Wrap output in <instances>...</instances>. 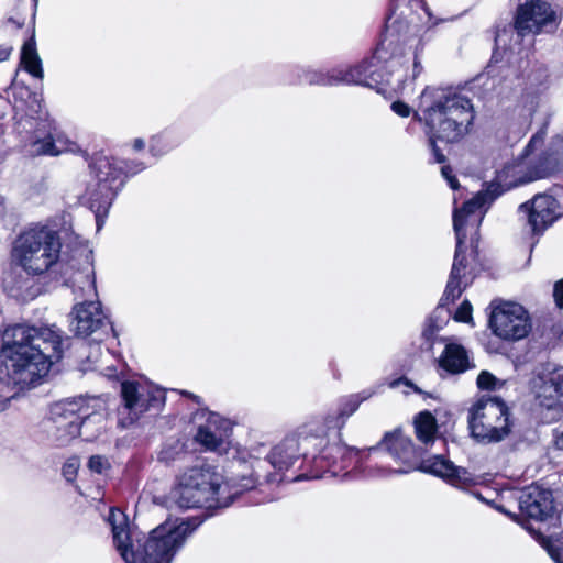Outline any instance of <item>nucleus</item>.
I'll list each match as a JSON object with an SVG mask.
<instances>
[{
	"instance_id": "obj_1",
	"label": "nucleus",
	"mask_w": 563,
	"mask_h": 563,
	"mask_svg": "<svg viewBox=\"0 0 563 563\" xmlns=\"http://www.w3.org/2000/svg\"><path fill=\"white\" fill-rule=\"evenodd\" d=\"M545 135L547 128L543 126L531 136L522 154L511 163L506 164L497 173L495 181L489 183L475 197L465 201L460 209H454L453 228L456 236V247L453 276L457 274L464 260L462 245L470 240L471 249H477L479 227L490 205L505 191L514 187L553 175L555 162L542 158L539 151L544 145Z\"/></svg>"
},
{
	"instance_id": "obj_2",
	"label": "nucleus",
	"mask_w": 563,
	"mask_h": 563,
	"mask_svg": "<svg viewBox=\"0 0 563 563\" xmlns=\"http://www.w3.org/2000/svg\"><path fill=\"white\" fill-rule=\"evenodd\" d=\"M0 351V380L21 389L34 386L63 356V336L55 325L9 327Z\"/></svg>"
},
{
	"instance_id": "obj_3",
	"label": "nucleus",
	"mask_w": 563,
	"mask_h": 563,
	"mask_svg": "<svg viewBox=\"0 0 563 563\" xmlns=\"http://www.w3.org/2000/svg\"><path fill=\"white\" fill-rule=\"evenodd\" d=\"M241 471L223 483L220 474L209 466H192L178 477L172 495L181 508H223L230 506L244 490L256 487L261 477L260 470L265 461L252 459L250 462L238 460Z\"/></svg>"
},
{
	"instance_id": "obj_4",
	"label": "nucleus",
	"mask_w": 563,
	"mask_h": 563,
	"mask_svg": "<svg viewBox=\"0 0 563 563\" xmlns=\"http://www.w3.org/2000/svg\"><path fill=\"white\" fill-rule=\"evenodd\" d=\"M62 241L56 229L47 224L36 223L25 228L15 238L12 245V258L27 273L41 275L54 266H59L64 284L69 287L85 289L95 296L96 279L88 255L80 266L75 260L59 263Z\"/></svg>"
},
{
	"instance_id": "obj_5",
	"label": "nucleus",
	"mask_w": 563,
	"mask_h": 563,
	"mask_svg": "<svg viewBox=\"0 0 563 563\" xmlns=\"http://www.w3.org/2000/svg\"><path fill=\"white\" fill-rule=\"evenodd\" d=\"M361 451L340 442L330 444L329 437L321 426H311L297 437H287L275 445L267 456L277 472L292 467L298 461L310 465L314 471L311 478H320L325 473L338 476L355 459L358 462Z\"/></svg>"
},
{
	"instance_id": "obj_6",
	"label": "nucleus",
	"mask_w": 563,
	"mask_h": 563,
	"mask_svg": "<svg viewBox=\"0 0 563 563\" xmlns=\"http://www.w3.org/2000/svg\"><path fill=\"white\" fill-rule=\"evenodd\" d=\"M412 119L423 124L434 161L444 163L437 142L457 143L468 133L474 121L473 104L450 89L426 87Z\"/></svg>"
},
{
	"instance_id": "obj_7",
	"label": "nucleus",
	"mask_w": 563,
	"mask_h": 563,
	"mask_svg": "<svg viewBox=\"0 0 563 563\" xmlns=\"http://www.w3.org/2000/svg\"><path fill=\"white\" fill-rule=\"evenodd\" d=\"M108 521L113 543L125 563H172L197 528V525L192 526L189 521H166L154 528L143 541L137 539L135 544L122 511L111 509Z\"/></svg>"
},
{
	"instance_id": "obj_8",
	"label": "nucleus",
	"mask_w": 563,
	"mask_h": 563,
	"mask_svg": "<svg viewBox=\"0 0 563 563\" xmlns=\"http://www.w3.org/2000/svg\"><path fill=\"white\" fill-rule=\"evenodd\" d=\"M51 432L58 445H65L76 437L92 441L106 429L104 402L97 397L56 402L51 408Z\"/></svg>"
},
{
	"instance_id": "obj_9",
	"label": "nucleus",
	"mask_w": 563,
	"mask_h": 563,
	"mask_svg": "<svg viewBox=\"0 0 563 563\" xmlns=\"http://www.w3.org/2000/svg\"><path fill=\"white\" fill-rule=\"evenodd\" d=\"M91 168L97 179L95 198H91V209L96 216L97 228L100 230L114 197L122 189L125 178L133 176L143 169L145 165L140 161H120L107 156H98L93 159Z\"/></svg>"
},
{
	"instance_id": "obj_10",
	"label": "nucleus",
	"mask_w": 563,
	"mask_h": 563,
	"mask_svg": "<svg viewBox=\"0 0 563 563\" xmlns=\"http://www.w3.org/2000/svg\"><path fill=\"white\" fill-rule=\"evenodd\" d=\"M559 23V15L548 2L527 0L518 7L514 24L509 26V30L504 29L496 32V51L500 47H506L509 33L512 34L511 41L515 42L514 45H520L526 37L554 32Z\"/></svg>"
},
{
	"instance_id": "obj_11",
	"label": "nucleus",
	"mask_w": 563,
	"mask_h": 563,
	"mask_svg": "<svg viewBox=\"0 0 563 563\" xmlns=\"http://www.w3.org/2000/svg\"><path fill=\"white\" fill-rule=\"evenodd\" d=\"M472 437L479 443L503 441L510 433L509 408L498 397H482L468 410Z\"/></svg>"
},
{
	"instance_id": "obj_12",
	"label": "nucleus",
	"mask_w": 563,
	"mask_h": 563,
	"mask_svg": "<svg viewBox=\"0 0 563 563\" xmlns=\"http://www.w3.org/2000/svg\"><path fill=\"white\" fill-rule=\"evenodd\" d=\"M122 406L118 410L119 424L128 428L147 411H159L165 404L162 390L135 382L121 384Z\"/></svg>"
},
{
	"instance_id": "obj_13",
	"label": "nucleus",
	"mask_w": 563,
	"mask_h": 563,
	"mask_svg": "<svg viewBox=\"0 0 563 563\" xmlns=\"http://www.w3.org/2000/svg\"><path fill=\"white\" fill-rule=\"evenodd\" d=\"M489 327L496 336L506 341H518L528 335L531 321L528 311L521 305L503 302L493 308Z\"/></svg>"
},
{
	"instance_id": "obj_14",
	"label": "nucleus",
	"mask_w": 563,
	"mask_h": 563,
	"mask_svg": "<svg viewBox=\"0 0 563 563\" xmlns=\"http://www.w3.org/2000/svg\"><path fill=\"white\" fill-rule=\"evenodd\" d=\"M518 211L527 220L532 236H541L562 214L560 202L552 195L537 194L521 203Z\"/></svg>"
},
{
	"instance_id": "obj_15",
	"label": "nucleus",
	"mask_w": 563,
	"mask_h": 563,
	"mask_svg": "<svg viewBox=\"0 0 563 563\" xmlns=\"http://www.w3.org/2000/svg\"><path fill=\"white\" fill-rule=\"evenodd\" d=\"M467 242L462 245V256L464 257L460 265L459 272L453 276L454 263L450 272L449 280L442 298L440 299L439 307L431 313L429 318H434V324H440V320L445 322L443 307L450 302H453L462 295L463 290L466 289L474 280L476 276V257L477 249H472L471 253L467 254Z\"/></svg>"
},
{
	"instance_id": "obj_16",
	"label": "nucleus",
	"mask_w": 563,
	"mask_h": 563,
	"mask_svg": "<svg viewBox=\"0 0 563 563\" xmlns=\"http://www.w3.org/2000/svg\"><path fill=\"white\" fill-rule=\"evenodd\" d=\"M206 417V422L199 424L196 441L206 450L219 454L227 453L230 446L232 423L216 412L202 410L195 415V420Z\"/></svg>"
},
{
	"instance_id": "obj_17",
	"label": "nucleus",
	"mask_w": 563,
	"mask_h": 563,
	"mask_svg": "<svg viewBox=\"0 0 563 563\" xmlns=\"http://www.w3.org/2000/svg\"><path fill=\"white\" fill-rule=\"evenodd\" d=\"M70 318L71 330L77 336L88 338L96 334V341L101 340L109 327V319L99 300H86L76 305Z\"/></svg>"
},
{
	"instance_id": "obj_18",
	"label": "nucleus",
	"mask_w": 563,
	"mask_h": 563,
	"mask_svg": "<svg viewBox=\"0 0 563 563\" xmlns=\"http://www.w3.org/2000/svg\"><path fill=\"white\" fill-rule=\"evenodd\" d=\"M379 448H384L396 462L404 465V467L388 471V473L407 474L417 468L422 456V451L416 448L411 439L399 430L387 432L377 445L366 450L372 452ZM385 473H387V470H383L384 475Z\"/></svg>"
},
{
	"instance_id": "obj_19",
	"label": "nucleus",
	"mask_w": 563,
	"mask_h": 563,
	"mask_svg": "<svg viewBox=\"0 0 563 563\" xmlns=\"http://www.w3.org/2000/svg\"><path fill=\"white\" fill-rule=\"evenodd\" d=\"M519 509L528 519L539 522L553 520L558 514L552 492L534 485L521 492Z\"/></svg>"
},
{
	"instance_id": "obj_20",
	"label": "nucleus",
	"mask_w": 563,
	"mask_h": 563,
	"mask_svg": "<svg viewBox=\"0 0 563 563\" xmlns=\"http://www.w3.org/2000/svg\"><path fill=\"white\" fill-rule=\"evenodd\" d=\"M536 400L547 409L563 408V373L539 376L533 384Z\"/></svg>"
},
{
	"instance_id": "obj_21",
	"label": "nucleus",
	"mask_w": 563,
	"mask_h": 563,
	"mask_svg": "<svg viewBox=\"0 0 563 563\" xmlns=\"http://www.w3.org/2000/svg\"><path fill=\"white\" fill-rule=\"evenodd\" d=\"M35 125L29 153L31 155H58L60 151L57 150L54 141L53 123L48 119H40L35 121Z\"/></svg>"
},
{
	"instance_id": "obj_22",
	"label": "nucleus",
	"mask_w": 563,
	"mask_h": 563,
	"mask_svg": "<svg viewBox=\"0 0 563 563\" xmlns=\"http://www.w3.org/2000/svg\"><path fill=\"white\" fill-rule=\"evenodd\" d=\"M374 394L375 390L365 389L358 394H353L342 398L339 402L336 415H329L325 419L328 428L341 430L345 424L346 419L357 410L363 401L371 398Z\"/></svg>"
},
{
	"instance_id": "obj_23",
	"label": "nucleus",
	"mask_w": 563,
	"mask_h": 563,
	"mask_svg": "<svg viewBox=\"0 0 563 563\" xmlns=\"http://www.w3.org/2000/svg\"><path fill=\"white\" fill-rule=\"evenodd\" d=\"M417 468L445 478L452 483L465 479L466 471L456 467L451 461L445 460L442 455H434L430 459L419 461Z\"/></svg>"
},
{
	"instance_id": "obj_24",
	"label": "nucleus",
	"mask_w": 563,
	"mask_h": 563,
	"mask_svg": "<svg viewBox=\"0 0 563 563\" xmlns=\"http://www.w3.org/2000/svg\"><path fill=\"white\" fill-rule=\"evenodd\" d=\"M439 366L449 374H461L473 367L467 351L456 343L445 345L439 357Z\"/></svg>"
},
{
	"instance_id": "obj_25",
	"label": "nucleus",
	"mask_w": 563,
	"mask_h": 563,
	"mask_svg": "<svg viewBox=\"0 0 563 563\" xmlns=\"http://www.w3.org/2000/svg\"><path fill=\"white\" fill-rule=\"evenodd\" d=\"M183 142L179 131L166 129L150 139L148 151L152 156L159 158L178 147Z\"/></svg>"
},
{
	"instance_id": "obj_26",
	"label": "nucleus",
	"mask_w": 563,
	"mask_h": 563,
	"mask_svg": "<svg viewBox=\"0 0 563 563\" xmlns=\"http://www.w3.org/2000/svg\"><path fill=\"white\" fill-rule=\"evenodd\" d=\"M415 433L417 439L426 446L432 444L435 440L438 424L434 416L429 411H422L413 420Z\"/></svg>"
},
{
	"instance_id": "obj_27",
	"label": "nucleus",
	"mask_w": 563,
	"mask_h": 563,
	"mask_svg": "<svg viewBox=\"0 0 563 563\" xmlns=\"http://www.w3.org/2000/svg\"><path fill=\"white\" fill-rule=\"evenodd\" d=\"M21 60L24 65L26 71H29L32 76L42 79L43 78V68L41 59L36 53L35 44L32 42H26L22 47Z\"/></svg>"
},
{
	"instance_id": "obj_28",
	"label": "nucleus",
	"mask_w": 563,
	"mask_h": 563,
	"mask_svg": "<svg viewBox=\"0 0 563 563\" xmlns=\"http://www.w3.org/2000/svg\"><path fill=\"white\" fill-rule=\"evenodd\" d=\"M539 151L542 158L555 162L553 174L556 173L563 165V133L553 136L550 143L545 147L542 145Z\"/></svg>"
},
{
	"instance_id": "obj_29",
	"label": "nucleus",
	"mask_w": 563,
	"mask_h": 563,
	"mask_svg": "<svg viewBox=\"0 0 563 563\" xmlns=\"http://www.w3.org/2000/svg\"><path fill=\"white\" fill-rule=\"evenodd\" d=\"M12 292L20 300L27 301L34 299L40 294V287L33 278L26 277L15 282Z\"/></svg>"
},
{
	"instance_id": "obj_30",
	"label": "nucleus",
	"mask_w": 563,
	"mask_h": 563,
	"mask_svg": "<svg viewBox=\"0 0 563 563\" xmlns=\"http://www.w3.org/2000/svg\"><path fill=\"white\" fill-rule=\"evenodd\" d=\"M444 324L443 320H440V324H434V318H428L426 320L423 330H422V339L424 340V343L422 344V349L424 350H431L433 345V340L435 338V334L442 329Z\"/></svg>"
},
{
	"instance_id": "obj_31",
	"label": "nucleus",
	"mask_w": 563,
	"mask_h": 563,
	"mask_svg": "<svg viewBox=\"0 0 563 563\" xmlns=\"http://www.w3.org/2000/svg\"><path fill=\"white\" fill-rule=\"evenodd\" d=\"M477 387L482 390H495L504 385V382L499 380L492 373L482 371L477 376Z\"/></svg>"
},
{
	"instance_id": "obj_32",
	"label": "nucleus",
	"mask_w": 563,
	"mask_h": 563,
	"mask_svg": "<svg viewBox=\"0 0 563 563\" xmlns=\"http://www.w3.org/2000/svg\"><path fill=\"white\" fill-rule=\"evenodd\" d=\"M88 467L93 473L102 474L110 467V463L103 455H92L88 461Z\"/></svg>"
},
{
	"instance_id": "obj_33",
	"label": "nucleus",
	"mask_w": 563,
	"mask_h": 563,
	"mask_svg": "<svg viewBox=\"0 0 563 563\" xmlns=\"http://www.w3.org/2000/svg\"><path fill=\"white\" fill-rule=\"evenodd\" d=\"M454 319L460 322H470L472 320V306L465 300L457 308Z\"/></svg>"
},
{
	"instance_id": "obj_34",
	"label": "nucleus",
	"mask_w": 563,
	"mask_h": 563,
	"mask_svg": "<svg viewBox=\"0 0 563 563\" xmlns=\"http://www.w3.org/2000/svg\"><path fill=\"white\" fill-rule=\"evenodd\" d=\"M78 461L76 459L68 460L63 465V476L66 478V481L71 482L76 477L77 470H78Z\"/></svg>"
},
{
	"instance_id": "obj_35",
	"label": "nucleus",
	"mask_w": 563,
	"mask_h": 563,
	"mask_svg": "<svg viewBox=\"0 0 563 563\" xmlns=\"http://www.w3.org/2000/svg\"><path fill=\"white\" fill-rule=\"evenodd\" d=\"M548 552L555 563H563V538L552 543Z\"/></svg>"
},
{
	"instance_id": "obj_36",
	"label": "nucleus",
	"mask_w": 563,
	"mask_h": 563,
	"mask_svg": "<svg viewBox=\"0 0 563 563\" xmlns=\"http://www.w3.org/2000/svg\"><path fill=\"white\" fill-rule=\"evenodd\" d=\"M390 108L397 115L401 118H407L411 113V108L402 101L393 102Z\"/></svg>"
},
{
	"instance_id": "obj_37",
	"label": "nucleus",
	"mask_w": 563,
	"mask_h": 563,
	"mask_svg": "<svg viewBox=\"0 0 563 563\" xmlns=\"http://www.w3.org/2000/svg\"><path fill=\"white\" fill-rule=\"evenodd\" d=\"M441 174L452 189L455 190L459 188V181L455 178V176L453 175V170L450 166H448V165L442 166Z\"/></svg>"
},
{
	"instance_id": "obj_38",
	"label": "nucleus",
	"mask_w": 563,
	"mask_h": 563,
	"mask_svg": "<svg viewBox=\"0 0 563 563\" xmlns=\"http://www.w3.org/2000/svg\"><path fill=\"white\" fill-rule=\"evenodd\" d=\"M553 298L556 306L563 309V278L554 284Z\"/></svg>"
},
{
	"instance_id": "obj_39",
	"label": "nucleus",
	"mask_w": 563,
	"mask_h": 563,
	"mask_svg": "<svg viewBox=\"0 0 563 563\" xmlns=\"http://www.w3.org/2000/svg\"><path fill=\"white\" fill-rule=\"evenodd\" d=\"M400 384H405V385H407V386H409V387L413 388V390H415L416 393H419V394L421 393V390H420L417 386H415L410 380H408V379H407V378H405V377H400V378L394 379L393 382H390V383H389V387H390V388H396V387H398Z\"/></svg>"
},
{
	"instance_id": "obj_40",
	"label": "nucleus",
	"mask_w": 563,
	"mask_h": 563,
	"mask_svg": "<svg viewBox=\"0 0 563 563\" xmlns=\"http://www.w3.org/2000/svg\"><path fill=\"white\" fill-rule=\"evenodd\" d=\"M11 47L0 45V62L8 59L11 54Z\"/></svg>"
},
{
	"instance_id": "obj_41",
	"label": "nucleus",
	"mask_w": 563,
	"mask_h": 563,
	"mask_svg": "<svg viewBox=\"0 0 563 563\" xmlns=\"http://www.w3.org/2000/svg\"><path fill=\"white\" fill-rule=\"evenodd\" d=\"M11 47L0 45V62L8 59L11 54Z\"/></svg>"
},
{
	"instance_id": "obj_42",
	"label": "nucleus",
	"mask_w": 563,
	"mask_h": 563,
	"mask_svg": "<svg viewBox=\"0 0 563 563\" xmlns=\"http://www.w3.org/2000/svg\"><path fill=\"white\" fill-rule=\"evenodd\" d=\"M145 147V141L141 137L134 139L132 142V148L134 151H142Z\"/></svg>"
},
{
	"instance_id": "obj_43",
	"label": "nucleus",
	"mask_w": 563,
	"mask_h": 563,
	"mask_svg": "<svg viewBox=\"0 0 563 563\" xmlns=\"http://www.w3.org/2000/svg\"><path fill=\"white\" fill-rule=\"evenodd\" d=\"M174 457L172 456V454L169 453V450L164 448L161 453H159V460L161 461H164V462H169L170 460H173Z\"/></svg>"
},
{
	"instance_id": "obj_44",
	"label": "nucleus",
	"mask_w": 563,
	"mask_h": 563,
	"mask_svg": "<svg viewBox=\"0 0 563 563\" xmlns=\"http://www.w3.org/2000/svg\"><path fill=\"white\" fill-rule=\"evenodd\" d=\"M554 445L558 450H563V431L555 435Z\"/></svg>"
},
{
	"instance_id": "obj_45",
	"label": "nucleus",
	"mask_w": 563,
	"mask_h": 563,
	"mask_svg": "<svg viewBox=\"0 0 563 563\" xmlns=\"http://www.w3.org/2000/svg\"><path fill=\"white\" fill-rule=\"evenodd\" d=\"M265 481H266L267 483H274V482H279V481H282V478H277V477H276V475H274V474H267V475L265 476Z\"/></svg>"
},
{
	"instance_id": "obj_46",
	"label": "nucleus",
	"mask_w": 563,
	"mask_h": 563,
	"mask_svg": "<svg viewBox=\"0 0 563 563\" xmlns=\"http://www.w3.org/2000/svg\"><path fill=\"white\" fill-rule=\"evenodd\" d=\"M526 528H527V530H529V531H531V532L533 531V530H532V528H531V527H529V526H527Z\"/></svg>"
},
{
	"instance_id": "obj_47",
	"label": "nucleus",
	"mask_w": 563,
	"mask_h": 563,
	"mask_svg": "<svg viewBox=\"0 0 563 563\" xmlns=\"http://www.w3.org/2000/svg\"><path fill=\"white\" fill-rule=\"evenodd\" d=\"M29 125L30 126H33V122L32 121H27Z\"/></svg>"
}]
</instances>
